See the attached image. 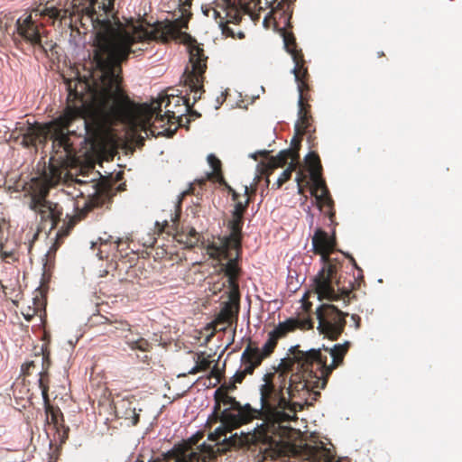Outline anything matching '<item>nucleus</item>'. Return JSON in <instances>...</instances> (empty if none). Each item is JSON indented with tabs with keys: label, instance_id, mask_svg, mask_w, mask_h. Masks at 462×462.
Segmentation results:
<instances>
[{
	"label": "nucleus",
	"instance_id": "nucleus-41",
	"mask_svg": "<svg viewBox=\"0 0 462 462\" xmlns=\"http://www.w3.org/2000/svg\"><path fill=\"white\" fill-rule=\"evenodd\" d=\"M223 404L224 405H226L228 406L227 408H226L225 410H230L232 411L233 409H235L236 406H239L240 402L238 401H236V399L233 396H230L229 394L227 396H226V399L225 401L223 402Z\"/></svg>",
	"mask_w": 462,
	"mask_h": 462
},
{
	"label": "nucleus",
	"instance_id": "nucleus-6",
	"mask_svg": "<svg viewBox=\"0 0 462 462\" xmlns=\"http://www.w3.org/2000/svg\"><path fill=\"white\" fill-rule=\"evenodd\" d=\"M190 109L189 97L179 96H166L156 106L150 109L147 121L154 117L152 125L146 127L143 125V131L146 135H160L166 134L172 136L178 126L183 125V116Z\"/></svg>",
	"mask_w": 462,
	"mask_h": 462
},
{
	"label": "nucleus",
	"instance_id": "nucleus-38",
	"mask_svg": "<svg viewBox=\"0 0 462 462\" xmlns=\"http://www.w3.org/2000/svg\"><path fill=\"white\" fill-rule=\"evenodd\" d=\"M305 97L301 95V97L299 98V111L298 115H308L310 114V105L309 103H304Z\"/></svg>",
	"mask_w": 462,
	"mask_h": 462
},
{
	"label": "nucleus",
	"instance_id": "nucleus-49",
	"mask_svg": "<svg viewBox=\"0 0 462 462\" xmlns=\"http://www.w3.org/2000/svg\"><path fill=\"white\" fill-rule=\"evenodd\" d=\"M297 184H298V192L299 194H303L304 192V187L306 186L305 184L301 183V180H297Z\"/></svg>",
	"mask_w": 462,
	"mask_h": 462
},
{
	"label": "nucleus",
	"instance_id": "nucleus-3",
	"mask_svg": "<svg viewBox=\"0 0 462 462\" xmlns=\"http://www.w3.org/2000/svg\"><path fill=\"white\" fill-rule=\"evenodd\" d=\"M337 245L335 236L318 228L312 236L313 252L321 256L322 268L313 280L314 291L319 300H338L348 298L364 282L363 270L355 258L348 254L333 257Z\"/></svg>",
	"mask_w": 462,
	"mask_h": 462
},
{
	"label": "nucleus",
	"instance_id": "nucleus-31",
	"mask_svg": "<svg viewBox=\"0 0 462 462\" xmlns=\"http://www.w3.org/2000/svg\"><path fill=\"white\" fill-rule=\"evenodd\" d=\"M208 162L212 168L213 171L208 174V180H215L217 183H224L225 178L222 173V163L220 160L214 154L208 156Z\"/></svg>",
	"mask_w": 462,
	"mask_h": 462
},
{
	"label": "nucleus",
	"instance_id": "nucleus-52",
	"mask_svg": "<svg viewBox=\"0 0 462 462\" xmlns=\"http://www.w3.org/2000/svg\"><path fill=\"white\" fill-rule=\"evenodd\" d=\"M244 38H245V33L242 31L237 30L236 33V39H244Z\"/></svg>",
	"mask_w": 462,
	"mask_h": 462
},
{
	"label": "nucleus",
	"instance_id": "nucleus-29",
	"mask_svg": "<svg viewBox=\"0 0 462 462\" xmlns=\"http://www.w3.org/2000/svg\"><path fill=\"white\" fill-rule=\"evenodd\" d=\"M259 2L256 4L255 7L252 10V14L254 13V11L259 8L263 9L261 6V0H258ZM295 0H264L266 7H270L273 12H278L282 11V13H288L291 9V5Z\"/></svg>",
	"mask_w": 462,
	"mask_h": 462
},
{
	"label": "nucleus",
	"instance_id": "nucleus-37",
	"mask_svg": "<svg viewBox=\"0 0 462 462\" xmlns=\"http://www.w3.org/2000/svg\"><path fill=\"white\" fill-rule=\"evenodd\" d=\"M42 356V348L39 353H35L34 359L25 363L22 365V374L23 376H28L31 374V370L36 368L41 365V362H39V357Z\"/></svg>",
	"mask_w": 462,
	"mask_h": 462
},
{
	"label": "nucleus",
	"instance_id": "nucleus-50",
	"mask_svg": "<svg viewBox=\"0 0 462 462\" xmlns=\"http://www.w3.org/2000/svg\"><path fill=\"white\" fill-rule=\"evenodd\" d=\"M187 114H189L191 116H195V117H199L200 116V114H199L197 111L192 110L191 108L189 109V112L186 113V115Z\"/></svg>",
	"mask_w": 462,
	"mask_h": 462
},
{
	"label": "nucleus",
	"instance_id": "nucleus-7",
	"mask_svg": "<svg viewBox=\"0 0 462 462\" xmlns=\"http://www.w3.org/2000/svg\"><path fill=\"white\" fill-rule=\"evenodd\" d=\"M58 181L46 175H42L32 178L27 184L28 207L40 217L41 228L48 227L49 233L57 227L63 214V208L59 203L47 199L50 189Z\"/></svg>",
	"mask_w": 462,
	"mask_h": 462
},
{
	"label": "nucleus",
	"instance_id": "nucleus-46",
	"mask_svg": "<svg viewBox=\"0 0 462 462\" xmlns=\"http://www.w3.org/2000/svg\"><path fill=\"white\" fill-rule=\"evenodd\" d=\"M0 255L4 261H7V259L14 257V254L12 252L3 251V249L0 251Z\"/></svg>",
	"mask_w": 462,
	"mask_h": 462
},
{
	"label": "nucleus",
	"instance_id": "nucleus-44",
	"mask_svg": "<svg viewBox=\"0 0 462 462\" xmlns=\"http://www.w3.org/2000/svg\"><path fill=\"white\" fill-rule=\"evenodd\" d=\"M236 383L231 378L227 383H224L221 385H226V391L229 393L236 389Z\"/></svg>",
	"mask_w": 462,
	"mask_h": 462
},
{
	"label": "nucleus",
	"instance_id": "nucleus-18",
	"mask_svg": "<svg viewBox=\"0 0 462 462\" xmlns=\"http://www.w3.org/2000/svg\"><path fill=\"white\" fill-rule=\"evenodd\" d=\"M228 300L224 302L219 313L212 322L215 329L226 330L234 318H237L240 306V292L227 291Z\"/></svg>",
	"mask_w": 462,
	"mask_h": 462
},
{
	"label": "nucleus",
	"instance_id": "nucleus-32",
	"mask_svg": "<svg viewBox=\"0 0 462 462\" xmlns=\"http://www.w3.org/2000/svg\"><path fill=\"white\" fill-rule=\"evenodd\" d=\"M193 360L196 365L188 372L189 374L206 372L210 367L211 361L209 360V356H206L205 352L195 353Z\"/></svg>",
	"mask_w": 462,
	"mask_h": 462
},
{
	"label": "nucleus",
	"instance_id": "nucleus-21",
	"mask_svg": "<svg viewBox=\"0 0 462 462\" xmlns=\"http://www.w3.org/2000/svg\"><path fill=\"white\" fill-rule=\"evenodd\" d=\"M44 410L46 414V420L49 424L53 425L54 429L60 433L62 431V435L60 436V440L64 441L65 439L68 438L69 434V427H66L64 424V417L58 406H53L51 404L50 399L48 401L43 402Z\"/></svg>",
	"mask_w": 462,
	"mask_h": 462
},
{
	"label": "nucleus",
	"instance_id": "nucleus-42",
	"mask_svg": "<svg viewBox=\"0 0 462 462\" xmlns=\"http://www.w3.org/2000/svg\"><path fill=\"white\" fill-rule=\"evenodd\" d=\"M221 403L222 402H220L215 401L214 411L212 414L215 422L218 420L221 421V413L223 411H221Z\"/></svg>",
	"mask_w": 462,
	"mask_h": 462
},
{
	"label": "nucleus",
	"instance_id": "nucleus-25",
	"mask_svg": "<svg viewBox=\"0 0 462 462\" xmlns=\"http://www.w3.org/2000/svg\"><path fill=\"white\" fill-rule=\"evenodd\" d=\"M234 428L224 425L217 427L213 432L209 434V439L217 442V452L219 454L226 453L230 448L236 447H246L245 443H237L236 445H230L227 441L229 437H226L227 432H231Z\"/></svg>",
	"mask_w": 462,
	"mask_h": 462
},
{
	"label": "nucleus",
	"instance_id": "nucleus-35",
	"mask_svg": "<svg viewBox=\"0 0 462 462\" xmlns=\"http://www.w3.org/2000/svg\"><path fill=\"white\" fill-rule=\"evenodd\" d=\"M244 191H245V200L236 202L235 208L232 212V216H236L237 218H244V214L245 213V211L250 204L249 188L247 186H245Z\"/></svg>",
	"mask_w": 462,
	"mask_h": 462
},
{
	"label": "nucleus",
	"instance_id": "nucleus-56",
	"mask_svg": "<svg viewBox=\"0 0 462 462\" xmlns=\"http://www.w3.org/2000/svg\"><path fill=\"white\" fill-rule=\"evenodd\" d=\"M304 307H305V310L308 311L311 307V303H304Z\"/></svg>",
	"mask_w": 462,
	"mask_h": 462
},
{
	"label": "nucleus",
	"instance_id": "nucleus-23",
	"mask_svg": "<svg viewBox=\"0 0 462 462\" xmlns=\"http://www.w3.org/2000/svg\"><path fill=\"white\" fill-rule=\"evenodd\" d=\"M289 160H291L290 162L299 164V152L293 149H286L281 151L276 156H271L268 159L267 164L265 165V170L263 173L269 176L270 174H272L273 170L286 165Z\"/></svg>",
	"mask_w": 462,
	"mask_h": 462
},
{
	"label": "nucleus",
	"instance_id": "nucleus-5",
	"mask_svg": "<svg viewBox=\"0 0 462 462\" xmlns=\"http://www.w3.org/2000/svg\"><path fill=\"white\" fill-rule=\"evenodd\" d=\"M41 16H48L53 23L59 21L60 25H72V17L68 9L45 6L42 10H32L31 14L18 18L15 23V31L12 37L17 48L23 49V44H27L42 51L43 53H47L53 49L55 44L44 40L45 29L43 23L38 18Z\"/></svg>",
	"mask_w": 462,
	"mask_h": 462
},
{
	"label": "nucleus",
	"instance_id": "nucleus-54",
	"mask_svg": "<svg viewBox=\"0 0 462 462\" xmlns=\"http://www.w3.org/2000/svg\"><path fill=\"white\" fill-rule=\"evenodd\" d=\"M239 198L240 194H238L237 192H234V195H232V200L235 201V203L237 201H241Z\"/></svg>",
	"mask_w": 462,
	"mask_h": 462
},
{
	"label": "nucleus",
	"instance_id": "nucleus-26",
	"mask_svg": "<svg viewBox=\"0 0 462 462\" xmlns=\"http://www.w3.org/2000/svg\"><path fill=\"white\" fill-rule=\"evenodd\" d=\"M216 458V456L212 453H209L208 455L201 456L199 453L197 452H190L189 454H181V455H175L174 452L168 453L164 460L166 462H170L171 459L174 460V462H214Z\"/></svg>",
	"mask_w": 462,
	"mask_h": 462
},
{
	"label": "nucleus",
	"instance_id": "nucleus-36",
	"mask_svg": "<svg viewBox=\"0 0 462 462\" xmlns=\"http://www.w3.org/2000/svg\"><path fill=\"white\" fill-rule=\"evenodd\" d=\"M298 167L297 163L290 162L287 169L282 171L281 176L278 178L276 183V189H280L287 180L291 177V173Z\"/></svg>",
	"mask_w": 462,
	"mask_h": 462
},
{
	"label": "nucleus",
	"instance_id": "nucleus-60",
	"mask_svg": "<svg viewBox=\"0 0 462 462\" xmlns=\"http://www.w3.org/2000/svg\"><path fill=\"white\" fill-rule=\"evenodd\" d=\"M377 54L379 58L384 56V53L383 51H379Z\"/></svg>",
	"mask_w": 462,
	"mask_h": 462
},
{
	"label": "nucleus",
	"instance_id": "nucleus-55",
	"mask_svg": "<svg viewBox=\"0 0 462 462\" xmlns=\"http://www.w3.org/2000/svg\"><path fill=\"white\" fill-rule=\"evenodd\" d=\"M192 0H185L184 6L190 7Z\"/></svg>",
	"mask_w": 462,
	"mask_h": 462
},
{
	"label": "nucleus",
	"instance_id": "nucleus-51",
	"mask_svg": "<svg viewBox=\"0 0 462 462\" xmlns=\"http://www.w3.org/2000/svg\"><path fill=\"white\" fill-rule=\"evenodd\" d=\"M189 236L193 237L196 241L198 240V233L194 228H191L189 231Z\"/></svg>",
	"mask_w": 462,
	"mask_h": 462
},
{
	"label": "nucleus",
	"instance_id": "nucleus-40",
	"mask_svg": "<svg viewBox=\"0 0 462 462\" xmlns=\"http://www.w3.org/2000/svg\"><path fill=\"white\" fill-rule=\"evenodd\" d=\"M99 240L101 242V245H106L108 243H115V244H116L117 247L122 243V239L120 237L115 238L113 236L106 235V234H105L104 236L99 237Z\"/></svg>",
	"mask_w": 462,
	"mask_h": 462
},
{
	"label": "nucleus",
	"instance_id": "nucleus-43",
	"mask_svg": "<svg viewBox=\"0 0 462 462\" xmlns=\"http://www.w3.org/2000/svg\"><path fill=\"white\" fill-rule=\"evenodd\" d=\"M301 139H302V136L298 135L295 133V136L291 140V145H292L291 149H293V150H295V151H297L299 152V150H300V147Z\"/></svg>",
	"mask_w": 462,
	"mask_h": 462
},
{
	"label": "nucleus",
	"instance_id": "nucleus-20",
	"mask_svg": "<svg viewBox=\"0 0 462 462\" xmlns=\"http://www.w3.org/2000/svg\"><path fill=\"white\" fill-rule=\"evenodd\" d=\"M140 411L134 405V399L124 398L115 405V412L117 418L128 420L130 425L136 426L140 420Z\"/></svg>",
	"mask_w": 462,
	"mask_h": 462
},
{
	"label": "nucleus",
	"instance_id": "nucleus-12",
	"mask_svg": "<svg viewBox=\"0 0 462 462\" xmlns=\"http://www.w3.org/2000/svg\"><path fill=\"white\" fill-rule=\"evenodd\" d=\"M318 329L330 340H337L343 333L348 315L332 304H321L316 310Z\"/></svg>",
	"mask_w": 462,
	"mask_h": 462
},
{
	"label": "nucleus",
	"instance_id": "nucleus-34",
	"mask_svg": "<svg viewBox=\"0 0 462 462\" xmlns=\"http://www.w3.org/2000/svg\"><path fill=\"white\" fill-rule=\"evenodd\" d=\"M180 218V213L177 211L175 214H171V220L164 219L162 223L156 222V227L158 228L159 233H167L171 234L174 230H176V226L178 225Z\"/></svg>",
	"mask_w": 462,
	"mask_h": 462
},
{
	"label": "nucleus",
	"instance_id": "nucleus-2",
	"mask_svg": "<svg viewBox=\"0 0 462 462\" xmlns=\"http://www.w3.org/2000/svg\"><path fill=\"white\" fill-rule=\"evenodd\" d=\"M306 383L298 374L288 375L280 365L275 372L266 373L259 386L261 408H253L249 403L239 404L232 411L223 410L221 422L230 428L262 420L253 431L227 439L230 445L245 443L248 448H259L263 457L272 459L288 457L297 452V447L286 439L291 428L282 423L297 419V411L304 408L300 397H304Z\"/></svg>",
	"mask_w": 462,
	"mask_h": 462
},
{
	"label": "nucleus",
	"instance_id": "nucleus-15",
	"mask_svg": "<svg viewBox=\"0 0 462 462\" xmlns=\"http://www.w3.org/2000/svg\"><path fill=\"white\" fill-rule=\"evenodd\" d=\"M244 225V218H237L236 216H232V219L228 223V229L230 234L227 236L217 237L207 245H209V250L213 254H218L219 252L226 250L229 246L233 249L241 247L242 240V228Z\"/></svg>",
	"mask_w": 462,
	"mask_h": 462
},
{
	"label": "nucleus",
	"instance_id": "nucleus-16",
	"mask_svg": "<svg viewBox=\"0 0 462 462\" xmlns=\"http://www.w3.org/2000/svg\"><path fill=\"white\" fill-rule=\"evenodd\" d=\"M191 14L185 15L183 13L180 18L174 21H167L160 26L162 37L164 41L169 40H184L187 41L189 46V52L192 45H197L201 48L196 40L192 39L190 35L181 32V29L188 28L189 19Z\"/></svg>",
	"mask_w": 462,
	"mask_h": 462
},
{
	"label": "nucleus",
	"instance_id": "nucleus-48",
	"mask_svg": "<svg viewBox=\"0 0 462 462\" xmlns=\"http://www.w3.org/2000/svg\"><path fill=\"white\" fill-rule=\"evenodd\" d=\"M4 230H3V224L0 222V251L4 248Z\"/></svg>",
	"mask_w": 462,
	"mask_h": 462
},
{
	"label": "nucleus",
	"instance_id": "nucleus-1",
	"mask_svg": "<svg viewBox=\"0 0 462 462\" xmlns=\"http://www.w3.org/2000/svg\"><path fill=\"white\" fill-rule=\"evenodd\" d=\"M68 91L67 106L57 118L46 124L18 122L14 132L16 139L24 148H35L52 141V152L61 162H50L49 168L42 175L60 180L68 160L74 154L69 135L77 130H69L74 122H79L83 131L93 142L97 141L105 131L120 122L134 125L137 119V105L131 100L124 89L109 90L95 88L93 104L87 108L85 94L90 85L79 79H66Z\"/></svg>",
	"mask_w": 462,
	"mask_h": 462
},
{
	"label": "nucleus",
	"instance_id": "nucleus-39",
	"mask_svg": "<svg viewBox=\"0 0 462 462\" xmlns=\"http://www.w3.org/2000/svg\"><path fill=\"white\" fill-rule=\"evenodd\" d=\"M226 385H220L214 393V399L215 401L220 402L223 403V402L226 399V396L228 395V393L225 390Z\"/></svg>",
	"mask_w": 462,
	"mask_h": 462
},
{
	"label": "nucleus",
	"instance_id": "nucleus-57",
	"mask_svg": "<svg viewBox=\"0 0 462 462\" xmlns=\"http://www.w3.org/2000/svg\"><path fill=\"white\" fill-rule=\"evenodd\" d=\"M138 143L139 145H143L144 144V139L143 137H140L139 141H138Z\"/></svg>",
	"mask_w": 462,
	"mask_h": 462
},
{
	"label": "nucleus",
	"instance_id": "nucleus-58",
	"mask_svg": "<svg viewBox=\"0 0 462 462\" xmlns=\"http://www.w3.org/2000/svg\"><path fill=\"white\" fill-rule=\"evenodd\" d=\"M106 1L107 2H106V5H108V6H111L113 5V3H115V0H106Z\"/></svg>",
	"mask_w": 462,
	"mask_h": 462
},
{
	"label": "nucleus",
	"instance_id": "nucleus-33",
	"mask_svg": "<svg viewBox=\"0 0 462 462\" xmlns=\"http://www.w3.org/2000/svg\"><path fill=\"white\" fill-rule=\"evenodd\" d=\"M298 121L295 124V133L298 135L303 136L307 132L310 131L312 116L311 114L298 115Z\"/></svg>",
	"mask_w": 462,
	"mask_h": 462
},
{
	"label": "nucleus",
	"instance_id": "nucleus-19",
	"mask_svg": "<svg viewBox=\"0 0 462 462\" xmlns=\"http://www.w3.org/2000/svg\"><path fill=\"white\" fill-rule=\"evenodd\" d=\"M302 455L307 462H347V458L338 457L333 449L323 446V444L311 446L305 444L302 448Z\"/></svg>",
	"mask_w": 462,
	"mask_h": 462
},
{
	"label": "nucleus",
	"instance_id": "nucleus-13",
	"mask_svg": "<svg viewBox=\"0 0 462 462\" xmlns=\"http://www.w3.org/2000/svg\"><path fill=\"white\" fill-rule=\"evenodd\" d=\"M312 328L313 322L310 318H290L283 322H280L268 333L267 340L262 348L258 347V354L262 358L266 359L274 352L278 345V341L284 338L289 333L293 332L298 328L306 330Z\"/></svg>",
	"mask_w": 462,
	"mask_h": 462
},
{
	"label": "nucleus",
	"instance_id": "nucleus-59",
	"mask_svg": "<svg viewBox=\"0 0 462 462\" xmlns=\"http://www.w3.org/2000/svg\"><path fill=\"white\" fill-rule=\"evenodd\" d=\"M206 181H207V180H200L199 181V185H200V186H202V185H205V184H206Z\"/></svg>",
	"mask_w": 462,
	"mask_h": 462
},
{
	"label": "nucleus",
	"instance_id": "nucleus-9",
	"mask_svg": "<svg viewBox=\"0 0 462 462\" xmlns=\"http://www.w3.org/2000/svg\"><path fill=\"white\" fill-rule=\"evenodd\" d=\"M258 0H215L212 5L202 6L203 14L214 18L219 24L222 33L226 37L236 39V30L229 26H235L241 21L243 15L252 16V10Z\"/></svg>",
	"mask_w": 462,
	"mask_h": 462
},
{
	"label": "nucleus",
	"instance_id": "nucleus-45",
	"mask_svg": "<svg viewBox=\"0 0 462 462\" xmlns=\"http://www.w3.org/2000/svg\"><path fill=\"white\" fill-rule=\"evenodd\" d=\"M351 319L354 322L355 328L359 329L361 327V318L357 314H352Z\"/></svg>",
	"mask_w": 462,
	"mask_h": 462
},
{
	"label": "nucleus",
	"instance_id": "nucleus-8",
	"mask_svg": "<svg viewBox=\"0 0 462 462\" xmlns=\"http://www.w3.org/2000/svg\"><path fill=\"white\" fill-rule=\"evenodd\" d=\"M84 189H79V196L81 198L87 197L83 205L80 201H76L77 214L70 217L67 222H64L61 228L57 232L56 244L62 243V240L69 236L75 225L84 219L87 215L94 208H101L111 202L114 195L111 186L102 181H92L83 185Z\"/></svg>",
	"mask_w": 462,
	"mask_h": 462
},
{
	"label": "nucleus",
	"instance_id": "nucleus-27",
	"mask_svg": "<svg viewBox=\"0 0 462 462\" xmlns=\"http://www.w3.org/2000/svg\"><path fill=\"white\" fill-rule=\"evenodd\" d=\"M125 332L126 334L124 335L125 342L132 350H140L142 352H150L152 350V343L146 338L140 337L138 333H134L131 326L130 331Z\"/></svg>",
	"mask_w": 462,
	"mask_h": 462
},
{
	"label": "nucleus",
	"instance_id": "nucleus-10",
	"mask_svg": "<svg viewBox=\"0 0 462 462\" xmlns=\"http://www.w3.org/2000/svg\"><path fill=\"white\" fill-rule=\"evenodd\" d=\"M208 57L203 48L192 45L189 51V67L186 68L184 73V83L193 94V104L201 98L204 82V73L207 69Z\"/></svg>",
	"mask_w": 462,
	"mask_h": 462
},
{
	"label": "nucleus",
	"instance_id": "nucleus-30",
	"mask_svg": "<svg viewBox=\"0 0 462 462\" xmlns=\"http://www.w3.org/2000/svg\"><path fill=\"white\" fill-rule=\"evenodd\" d=\"M96 318L100 319L98 321L101 324H107L109 328L106 331L108 334L117 335L119 331L125 332L130 331V324L125 320H110L108 318L104 316H96Z\"/></svg>",
	"mask_w": 462,
	"mask_h": 462
},
{
	"label": "nucleus",
	"instance_id": "nucleus-64",
	"mask_svg": "<svg viewBox=\"0 0 462 462\" xmlns=\"http://www.w3.org/2000/svg\"><path fill=\"white\" fill-rule=\"evenodd\" d=\"M234 192H236V191L233 189V190L230 192L231 196L234 195Z\"/></svg>",
	"mask_w": 462,
	"mask_h": 462
},
{
	"label": "nucleus",
	"instance_id": "nucleus-24",
	"mask_svg": "<svg viewBox=\"0 0 462 462\" xmlns=\"http://www.w3.org/2000/svg\"><path fill=\"white\" fill-rule=\"evenodd\" d=\"M282 36L286 51L291 55L294 61L293 69L307 68L301 50L297 48L296 39L292 32L283 29Z\"/></svg>",
	"mask_w": 462,
	"mask_h": 462
},
{
	"label": "nucleus",
	"instance_id": "nucleus-22",
	"mask_svg": "<svg viewBox=\"0 0 462 462\" xmlns=\"http://www.w3.org/2000/svg\"><path fill=\"white\" fill-rule=\"evenodd\" d=\"M51 352L48 348L47 345L42 346V356L39 357V362H41V371L39 372V387L42 390V395L43 402L48 401L49 398V374L48 370L51 366Z\"/></svg>",
	"mask_w": 462,
	"mask_h": 462
},
{
	"label": "nucleus",
	"instance_id": "nucleus-63",
	"mask_svg": "<svg viewBox=\"0 0 462 462\" xmlns=\"http://www.w3.org/2000/svg\"><path fill=\"white\" fill-rule=\"evenodd\" d=\"M263 153L264 155H267V154L269 153V152L264 151V152H263Z\"/></svg>",
	"mask_w": 462,
	"mask_h": 462
},
{
	"label": "nucleus",
	"instance_id": "nucleus-47",
	"mask_svg": "<svg viewBox=\"0 0 462 462\" xmlns=\"http://www.w3.org/2000/svg\"><path fill=\"white\" fill-rule=\"evenodd\" d=\"M298 179L301 180V183H305V185H308V181L306 180V175L301 171H299L297 173L296 180Z\"/></svg>",
	"mask_w": 462,
	"mask_h": 462
},
{
	"label": "nucleus",
	"instance_id": "nucleus-53",
	"mask_svg": "<svg viewBox=\"0 0 462 462\" xmlns=\"http://www.w3.org/2000/svg\"><path fill=\"white\" fill-rule=\"evenodd\" d=\"M219 184L223 185L226 189L228 193H230L233 190V188L226 180L224 183H219Z\"/></svg>",
	"mask_w": 462,
	"mask_h": 462
},
{
	"label": "nucleus",
	"instance_id": "nucleus-14",
	"mask_svg": "<svg viewBox=\"0 0 462 462\" xmlns=\"http://www.w3.org/2000/svg\"><path fill=\"white\" fill-rule=\"evenodd\" d=\"M206 251L211 258L218 261H227L226 263L220 264V271L223 272L226 277V282L227 283L228 291H239L238 278L240 276L241 269L238 265V262L241 254V247H238L236 250V248L233 249L229 246L226 250L219 252L218 254H213L209 250V245H207Z\"/></svg>",
	"mask_w": 462,
	"mask_h": 462
},
{
	"label": "nucleus",
	"instance_id": "nucleus-17",
	"mask_svg": "<svg viewBox=\"0 0 462 462\" xmlns=\"http://www.w3.org/2000/svg\"><path fill=\"white\" fill-rule=\"evenodd\" d=\"M264 359L258 354V346H253L251 338L241 356V368L236 371L232 379L236 383H241L246 375L254 374Z\"/></svg>",
	"mask_w": 462,
	"mask_h": 462
},
{
	"label": "nucleus",
	"instance_id": "nucleus-11",
	"mask_svg": "<svg viewBox=\"0 0 462 462\" xmlns=\"http://www.w3.org/2000/svg\"><path fill=\"white\" fill-rule=\"evenodd\" d=\"M306 162L310 168L312 187L310 189L311 195L316 198L318 206L320 209L325 208L326 213L332 217L335 216L334 201L329 194V190L321 177V164L319 157L317 153L310 152Z\"/></svg>",
	"mask_w": 462,
	"mask_h": 462
},
{
	"label": "nucleus",
	"instance_id": "nucleus-62",
	"mask_svg": "<svg viewBox=\"0 0 462 462\" xmlns=\"http://www.w3.org/2000/svg\"><path fill=\"white\" fill-rule=\"evenodd\" d=\"M193 188H190V189L188 191V193H193Z\"/></svg>",
	"mask_w": 462,
	"mask_h": 462
},
{
	"label": "nucleus",
	"instance_id": "nucleus-4",
	"mask_svg": "<svg viewBox=\"0 0 462 462\" xmlns=\"http://www.w3.org/2000/svg\"><path fill=\"white\" fill-rule=\"evenodd\" d=\"M350 342L336 344L333 347L301 350L299 345L289 349L291 356L281 360L280 368L288 375L298 374L306 383V395L300 397L306 406H313L320 398L319 389L327 386L332 371L343 363Z\"/></svg>",
	"mask_w": 462,
	"mask_h": 462
},
{
	"label": "nucleus",
	"instance_id": "nucleus-61",
	"mask_svg": "<svg viewBox=\"0 0 462 462\" xmlns=\"http://www.w3.org/2000/svg\"><path fill=\"white\" fill-rule=\"evenodd\" d=\"M211 374H212V375H215V376H217V373L215 370H212V371H211Z\"/></svg>",
	"mask_w": 462,
	"mask_h": 462
},
{
	"label": "nucleus",
	"instance_id": "nucleus-28",
	"mask_svg": "<svg viewBox=\"0 0 462 462\" xmlns=\"http://www.w3.org/2000/svg\"><path fill=\"white\" fill-rule=\"evenodd\" d=\"M293 74L298 86L299 98L301 95L305 97L304 103L310 100V88L309 85L310 75L307 68L293 69Z\"/></svg>",
	"mask_w": 462,
	"mask_h": 462
}]
</instances>
